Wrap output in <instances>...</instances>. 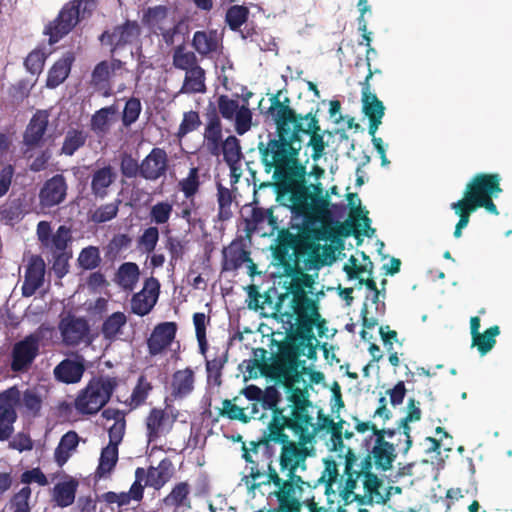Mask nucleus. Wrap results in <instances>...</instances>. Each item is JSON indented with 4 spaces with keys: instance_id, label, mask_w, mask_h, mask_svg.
<instances>
[{
    "instance_id": "55",
    "label": "nucleus",
    "mask_w": 512,
    "mask_h": 512,
    "mask_svg": "<svg viewBox=\"0 0 512 512\" xmlns=\"http://www.w3.org/2000/svg\"><path fill=\"white\" fill-rule=\"evenodd\" d=\"M121 203V199L117 198L113 202L100 205L94 211H91L89 220L95 224H102L113 220L118 215Z\"/></svg>"
},
{
    "instance_id": "19",
    "label": "nucleus",
    "mask_w": 512,
    "mask_h": 512,
    "mask_svg": "<svg viewBox=\"0 0 512 512\" xmlns=\"http://www.w3.org/2000/svg\"><path fill=\"white\" fill-rule=\"evenodd\" d=\"M360 86L362 112L369 120L368 133L371 136H374L382 123V118L385 115V106L372 91V86L371 83H368V79H364L360 82Z\"/></svg>"
},
{
    "instance_id": "63",
    "label": "nucleus",
    "mask_w": 512,
    "mask_h": 512,
    "mask_svg": "<svg viewBox=\"0 0 512 512\" xmlns=\"http://www.w3.org/2000/svg\"><path fill=\"white\" fill-rule=\"evenodd\" d=\"M142 105L139 98L131 97L129 98L124 106L123 112H122V124L125 128L130 127L132 124H134L141 113Z\"/></svg>"
},
{
    "instance_id": "60",
    "label": "nucleus",
    "mask_w": 512,
    "mask_h": 512,
    "mask_svg": "<svg viewBox=\"0 0 512 512\" xmlns=\"http://www.w3.org/2000/svg\"><path fill=\"white\" fill-rule=\"evenodd\" d=\"M173 212V204L168 200L159 201L151 206L149 211L150 221L156 225L168 223Z\"/></svg>"
},
{
    "instance_id": "7",
    "label": "nucleus",
    "mask_w": 512,
    "mask_h": 512,
    "mask_svg": "<svg viewBox=\"0 0 512 512\" xmlns=\"http://www.w3.org/2000/svg\"><path fill=\"white\" fill-rule=\"evenodd\" d=\"M282 91L279 90L276 94L270 97V107L268 112L272 116L276 125V134L272 137L269 134L267 142L260 141L258 143V151L260 158L265 155V150L277 149L276 151L281 153H292V147L290 142L286 141L288 136L290 140L296 139L297 131H299V125L295 126V130H291V127L296 123L302 114L296 113L289 105L290 99L286 97L284 101L280 100Z\"/></svg>"
},
{
    "instance_id": "45",
    "label": "nucleus",
    "mask_w": 512,
    "mask_h": 512,
    "mask_svg": "<svg viewBox=\"0 0 512 512\" xmlns=\"http://www.w3.org/2000/svg\"><path fill=\"white\" fill-rule=\"evenodd\" d=\"M241 450L243 459L247 463L251 464L249 477H251L254 481L263 477L264 474L259 469V463L261 461L260 453L262 454V447L259 440L250 441L249 445L243 443Z\"/></svg>"
},
{
    "instance_id": "13",
    "label": "nucleus",
    "mask_w": 512,
    "mask_h": 512,
    "mask_svg": "<svg viewBox=\"0 0 512 512\" xmlns=\"http://www.w3.org/2000/svg\"><path fill=\"white\" fill-rule=\"evenodd\" d=\"M238 98V95L236 98L226 94L219 95L216 110L220 118L234 121V128L238 135H244L251 129L253 114L249 108L248 98H243L242 104L239 103Z\"/></svg>"
},
{
    "instance_id": "27",
    "label": "nucleus",
    "mask_w": 512,
    "mask_h": 512,
    "mask_svg": "<svg viewBox=\"0 0 512 512\" xmlns=\"http://www.w3.org/2000/svg\"><path fill=\"white\" fill-rule=\"evenodd\" d=\"M49 124V114L46 110H37L31 117L23 133V144L26 151L40 147Z\"/></svg>"
},
{
    "instance_id": "8",
    "label": "nucleus",
    "mask_w": 512,
    "mask_h": 512,
    "mask_svg": "<svg viewBox=\"0 0 512 512\" xmlns=\"http://www.w3.org/2000/svg\"><path fill=\"white\" fill-rule=\"evenodd\" d=\"M358 462V457L355 452L351 448H347L345 452V469L344 475L346 476L345 481L343 483V477H341L338 490L340 495L343 497L345 501H347L350 496L353 494L354 489L357 486V482L359 478H363V488L365 491V495H368L371 499L374 495H380L379 489L381 487V480L372 473V462H370V457L365 456L360 463Z\"/></svg>"
},
{
    "instance_id": "53",
    "label": "nucleus",
    "mask_w": 512,
    "mask_h": 512,
    "mask_svg": "<svg viewBox=\"0 0 512 512\" xmlns=\"http://www.w3.org/2000/svg\"><path fill=\"white\" fill-rule=\"evenodd\" d=\"M172 64L176 69L185 72L200 66L196 54L193 51L186 50L184 43L173 49Z\"/></svg>"
},
{
    "instance_id": "15",
    "label": "nucleus",
    "mask_w": 512,
    "mask_h": 512,
    "mask_svg": "<svg viewBox=\"0 0 512 512\" xmlns=\"http://www.w3.org/2000/svg\"><path fill=\"white\" fill-rule=\"evenodd\" d=\"M21 393L16 386L0 392V441H7L14 433L17 420L16 408L20 405Z\"/></svg>"
},
{
    "instance_id": "51",
    "label": "nucleus",
    "mask_w": 512,
    "mask_h": 512,
    "mask_svg": "<svg viewBox=\"0 0 512 512\" xmlns=\"http://www.w3.org/2000/svg\"><path fill=\"white\" fill-rule=\"evenodd\" d=\"M202 185L199 167H191L186 177L180 179L177 188L182 192L184 198L196 197Z\"/></svg>"
},
{
    "instance_id": "48",
    "label": "nucleus",
    "mask_w": 512,
    "mask_h": 512,
    "mask_svg": "<svg viewBox=\"0 0 512 512\" xmlns=\"http://www.w3.org/2000/svg\"><path fill=\"white\" fill-rule=\"evenodd\" d=\"M216 196L218 204L217 218L222 222L228 221L233 216L232 205L235 200V195L229 188L218 182Z\"/></svg>"
},
{
    "instance_id": "4",
    "label": "nucleus",
    "mask_w": 512,
    "mask_h": 512,
    "mask_svg": "<svg viewBox=\"0 0 512 512\" xmlns=\"http://www.w3.org/2000/svg\"><path fill=\"white\" fill-rule=\"evenodd\" d=\"M312 337L296 338L290 344L292 349H286V338L278 344V355L266 367L265 374L275 381H283L291 385L299 382V357L306 355L308 359H316L318 341L312 331Z\"/></svg>"
},
{
    "instance_id": "33",
    "label": "nucleus",
    "mask_w": 512,
    "mask_h": 512,
    "mask_svg": "<svg viewBox=\"0 0 512 512\" xmlns=\"http://www.w3.org/2000/svg\"><path fill=\"white\" fill-rule=\"evenodd\" d=\"M370 457V462L381 471H388L392 468L397 454L395 445L390 442L374 440V445L366 455Z\"/></svg>"
},
{
    "instance_id": "1",
    "label": "nucleus",
    "mask_w": 512,
    "mask_h": 512,
    "mask_svg": "<svg viewBox=\"0 0 512 512\" xmlns=\"http://www.w3.org/2000/svg\"><path fill=\"white\" fill-rule=\"evenodd\" d=\"M318 109L310 111L306 115L298 118L296 123L291 127L295 130V126L299 125L296 139L290 140L286 137V141L290 142L292 153L277 152L275 148L265 150V155L260 161L266 173L273 172L272 179L274 181V189H279V194L293 200L298 208H307L308 204L315 207L318 194L322 195V183H311L308 181L307 163L299 159L302 149V135L310 137L308 146L312 149L311 157L314 161H318L325 153L327 143L324 140V132H322L319 119L317 118Z\"/></svg>"
},
{
    "instance_id": "36",
    "label": "nucleus",
    "mask_w": 512,
    "mask_h": 512,
    "mask_svg": "<svg viewBox=\"0 0 512 512\" xmlns=\"http://www.w3.org/2000/svg\"><path fill=\"white\" fill-rule=\"evenodd\" d=\"M74 61L75 55L73 52L63 54L49 69L46 87L54 89L62 84L68 78Z\"/></svg>"
},
{
    "instance_id": "5",
    "label": "nucleus",
    "mask_w": 512,
    "mask_h": 512,
    "mask_svg": "<svg viewBox=\"0 0 512 512\" xmlns=\"http://www.w3.org/2000/svg\"><path fill=\"white\" fill-rule=\"evenodd\" d=\"M501 176L498 173H477L466 184L463 198L451 204V209L459 216L454 237L459 238L469 223V209L489 198L502 193Z\"/></svg>"
},
{
    "instance_id": "21",
    "label": "nucleus",
    "mask_w": 512,
    "mask_h": 512,
    "mask_svg": "<svg viewBox=\"0 0 512 512\" xmlns=\"http://www.w3.org/2000/svg\"><path fill=\"white\" fill-rule=\"evenodd\" d=\"M160 294V282L155 277L147 278L141 291L131 298V311L138 316L148 315L155 307Z\"/></svg>"
},
{
    "instance_id": "6",
    "label": "nucleus",
    "mask_w": 512,
    "mask_h": 512,
    "mask_svg": "<svg viewBox=\"0 0 512 512\" xmlns=\"http://www.w3.org/2000/svg\"><path fill=\"white\" fill-rule=\"evenodd\" d=\"M275 382L282 384L289 393V404L285 407V413L284 410H274L273 416H277L280 422H285L287 429L297 435L302 444L310 443L318 429L314 428L312 433L309 431V428L313 426V418L308 412L312 403L308 399L307 389L295 387L297 382H293L291 385L283 381Z\"/></svg>"
},
{
    "instance_id": "64",
    "label": "nucleus",
    "mask_w": 512,
    "mask_h": 512,
    "mask_svg": "<svg viewBox=\"0 0 512 512\" xmlns=\"http://www.w3.org/2000/svg\"><path fill=\"white\" fill-rule=\"evenodd\" d=\"M120 171L125 178L141 177V163L131 154L124 152L120 156Z\"/></svg>"
},
{
    "instance_id": "16",
    "label": "nucleus",
    "mask_w": 512,
    "mask_h": 512,
    "mask_svg": "<svg viewBox=\"0 0 512 512\" xmlns=\"http://www.w3.org/2000/svg\"><path fill=\"white\" fill-rule=\"evenodd\" d=\"M41 337L31 333L16 342L11 351V370L13 372L27 371L39 354Z\"/></svg>"
},
{
    "instance_id": "29",
    "label": "nucleus",
    "mask_w": 512,
    "mask_h": 512,
    "mask_svg": "<svg viewBox=\"0 0 512 512\" xmlns=\"http://www.w3.org/2000/svg\"><path fill=\"white\" fill-rule=\"evenodd\" d=\"M164 508L173 512H187L192 509L191 486L187 481L176 483L171 491L162 499Z\"/></svg>"
},
{
    "instance_id": "58",
    "label": "nucleus",
    "mask_w": 512,
    "mask_h": 512,
    "mask_svg": "<svg viewBox=\"0 0 512 512\" xmlns=\"http://www.w3.org/2000/svg\"><path fill=\"white\" fill-rule=\"evenodd\" d=\"M249 13L248 7L244 5H232L226 11L225 22L232 31H239L247 22Z\"/></svg>"
},
{
    "instance_id": "61",
    "label": "nucleus",
    "mask_w": 512,
    "mask_h": 512,
    "mask_svg": "<svg viewBox=\"0 0 512 512\" xmlns=\"http://www.w3.org/2000/svg\"><path fill=\"white\" fill-rule=\"evenodd\" d=\"M151 390V383L146 379L144 375H141L138 378L137 384L130 396L129 405L131 409L137 408L144 404Z\"/></svg>"
},
{
    "instance_id": "38",
    "label": "nucleus",
    "mask_w": 512,
    "mask_h": 512,
    "mask_svg": "<svg viewBox=\"0 0 512 512\" xmlns=\"http://www.w3.org/2000/svg\"><path fill=\"white\" fill-rule=\"evenodd\" d=\"M111 67L109 61L103 60L97 63L91 72L90 86L103 96L108 97L112 93Z\"/></svg>"
},
{
    "instance_id": "20",
    "label": "nucleus",
    "mask_w": 512,
    "mask_h": 512,
    "mask_svg": "<svg viewBox=\"0 0 512 512\" xmlns=\"http://www.w3.org/2000/svg\"><path fill=\"white\" fill-rule=\"evenodd\" d=\"M140 35V27L136 21L126 20L123 24L117 25L110 32L104 31L99 36L102 44L111 46V53L114 54L119 48L133 43Z\"/></svg>"
},
{
    "instance_id": "24",
    "label": "nucleus",
    "mask_w": 512,
    "mask_h": 512,
    "mask_svg": "<svg viewBox=\"0 0 512 512\" xmlns=\"http://www.w3.org/2000/svg\"><path fill=\"white\" fill-rule=\"evenodd\" d=\"M175 421L176 416L170 415L166 409L152 408L145 419L148 442H155L161 436L168 434Z\"/></svg>"
},
{
    "instance_id": "3",
    "label": "nucleus",
    "mask_w": 512,
    "mask_h": 512,
    "mask_svg": "<svg viewBox=\"0 0 512 512\" xmlns=\"http://www.w3.org/2000/svg\"><path fill=\"white\" fill-rule=\"evenodd\" d=\"M285 422H280L277 416L271 417L266 430L259 439L262 447V456L268 460L266 479L253 483L251 489L261 485L273 484L281 490L288 482L300 481L298 471L306 470V460L309 450L301 441H292L285 433Z\"/></svg>"
},
{
    "instance_id": "42",
    "label": "nucleus",
    "mask_w": 512,
    "mask_h": 512,
    "mask_svg": "<svg viewBox=\"0 0 512 512\" xmlns=\"http://www.w3.org/2000/svg\"><path fill=\"white\" fill-rule=\"evenodd\" d=\"M79 436L75 431L66 432L60 439L54 451V460L59 467H62L76 451L79 444Z\"/></svg>"
},
{
    "instance_id": "22",
    "label": "nucleus",
    "mask_w": 512,
    "mask_h": 512,
    "mask_svg": "<svg viewBox=\"0 0 512 512\" xmlns=\"http://www.w3.org/2000/svg\"><path fill=\"white\" fill-rule=\"evenodd\" d=\"M204 116L206 120L203 133L204 144L211 155L219 156L221 154V142L223 141V127L216 107L210 104Z\"/></svg>"
},
{
    "instance_id": "26",
    "label": "nucleus",
    "mask_w": 512,
    "mask_h": 512,
    "mask_svg": "<svg viewBox=\"0 0 512 512\" xmlns=\"http://www.w3.org/2000/svg\"><path fill=\"white\" fill-rule=\"evenodd\" d=\"M67 182L62 174H56L46 180L39 192V202L43 208L61 204L67 195Z\"/></svg>"
},
{
    "instance_id": "37",
    "label": "nucleus",
    "mask_w": 512,
    "mask_h": 512,
    "mask_svg": "<svg viewBox=\"0 0 512 512\" xmlns=\"http://www.w3.org/2000/svg\"><path fill=\"white\" fill-rule=\"evenodd\" d=\"M119 108L116 104L100 108L95 111L90 119V129L96 135H106L116 122Z\"/></svg>"
},
{
    "instance_id": "9",
    "label": "nucleus",
    "mask_w": 512,
    "mask_h": 512,
    "mask_svg": "<svg viewBox=\"0 0 512 512\" xmlns=\"http://www.w3.org/2000/svg\"><path fill=\"white\" fill-rule=\"evenodd\" d=\"M291 311L285 312L290 329L286 335L285 348L292 349L291 342L298 338L312 337L315 320L319 318V305L310 297H297L291 299Z\"/></svg>"
},
{
    "instance_id": "44",
    "label": "nucleus",
    "mask_w": 512,
    "mask_h": 512,
    "mask_svg": "<svg viewBox=\"0 0 512 512\" xmlns=\"http://www.w3.org/2000/svg\"><path fill=\"white\" fill-rule=\"evenodd\" d=\"M193 48L201 55L207 56L218 50L219 40L216 31H196L192 39Z\"/></svg>"
},
{
    "instance_id": "34",
    "label": "nucleus",
    "mask_w": 512,
    "mask_h": 512,
    "mask_svg": "<svg viewBox=\"0 0 512 512\" xmlns=\"http://www.w3.org/2000/svg\"><path fill=\"white\" fill-rule=\"evenodd\" d=\"M84 372L85 365L83 359L72 360L69 358L63 359L53 370L55 379L64 384H76L80 382Z\"/></svg>"
},
{
    "instance_id": "18",
    "label": "nucleus",
    "mask_w": 512,
    "mask_h": 512,
    "mask_svg": "<svg viewBox=\"0 0 512 512\" xmlns=\"http://www.w3.org/2000/svg\"><path fill=\"white\" fill-rule=\"evenodd\" d=\"M36 234L41 246L51 253L67 252L68 244L72 241V231L66 225H61L52 233L51 224L40 221L37 224Z\"/></svg>"
},
{
    "instance_id": "40",
    "label": "nucleus",
    "mask_w": 512,
    "mask_h": 512,
    "mask_svg": "<svg viewBox=\"0 0 512 512\" xmlns=\"http://www.w3.org/2000/svg\"><path fill=\"white\" fill-rule=\"evenodd\" d=\"M194 382V371L190 367L175 371L171 383L174 398L182 399L188 396L194 390Z\"/></svg>"
},
{
    "instance_id": "41",
    "label": "nucleus",
    "mask_w": 512,
    "mask_h": 512,
    "mask_svg": "<svg viewBox=\"0 0 512 512\" xmlns=\"http://www.w3.org/2000/svg\"><path fill=\"white\" fill-rule=\"evenodd\" d=\"M139 278V266L134 262H124L119 266L114 281L124 291L131 292L135 289Z\"/></svg>"
},
{
    "instance_id": "47",
    "label": "nucleus",
    "mask_w": 512,
    "mask_h": 512,
    "mask_svg": "<svg viewBox=\"0 0 512 512\" xmlns=\"http://www.w3.org/2000/svg\"><path fill=\"white\" fill-rule=\"evenodd\" d=\"M118 462V446L107 444L101 450L99 464L96 468L95 475L97 478H107L110 476Z\"/></svg>"
},
{
    "instance_id": "12",
    "label": "nucleus",
    "mask_w": 512,
    "mask_h": 512,
    "mask_svg": "<svg viewBox=\"0 0 512 512\" xmlns=\"http://www.w3.org/2000/svg\"><path fill=\"white\" fill-rule=\"evenodd\" d=\"M295 482L296 484L288 482L284 488L274 492L278 507L269 509L267 512H327L325 507L318 505L314 496L302 499L304 477Z\"/></svg>"
},
{
    "instance_id": "59",
    "label": "nucleus",
    "mask_w": 512,
    "mask_h": 512,
    "mask_svg": "<svg viewBox=\"0 0 512 512\" xmlns=\"http://www.w3.org/2000/svg\"><path fill=\"white\" fill-rule=\"evenodd\" d=\"M221 152L227 164L233 165L242 157L240 142L237 137L230 135L221 142Z\"/></svg>"
},
{
    "instance_id": "31",
    "label": "nucleus",
    "mask_w": 512,
    "mask_h": 512,
    "mask_svg": "<svg viewBox=\"0 0 512 512\" xmlns=\"http://www.w3.org/2000/svg\"><path fill=\"white\" fill-rule=\"evenodd\" d=\"M174 474V466L172 461L165 457L157 466H150L147 470L144 469L145 486L152 487L155 490H160L170 481Z\"/></svg>"
},
{
    "instance_id": "11",
    "label": "nucleus",
    "mask_w": 512,
    "mask_h": 512,
    "mask_svg": "<svg viewBox=\"0 0 512 512\" xmlns=\"http://www.w3.org/2000/svg\"><path fill=\"white\" fill-rule=\"evenodd\" d=\"M96 7V0H72L66 3L57 17L44 28L49 36V44L54 45L68 35L86 14L90 15Z\"/></svg>"
},
{
    "instance_id": "54",
    "label": "nucleus",
    "mask_w": 512,
    "mask_h": 512,
    "mask_svg": "<svg viewBox=\"0 0 512 512\" xmlns=\"http://www.w3.org/2000/svg\"><path fill=\"white\" fill-rule=\"evenodd\" d=\"M500 334L498 325L486 329L472 337V347H476L480 355L484 356L490 352L496 344V337Z\"/></svg>"
},
{
    "instance_id": "10",
    "label": "nucleus",
    "mask_w": 512,
    "mask_h": 512,
    "mask_svg": "<svg viewBox=\"0 0 512 512\" xmlns=\"http://www.w3.org/2000/svg\"><path fill=\"white\" fill-rule=\"evenodd\" d=\"M117 386L118 380L115 377L92 378L75 398V409L82 415L98 413L109 402Z\"/></svg>"
},
{
    "instance_id": "52",
    "label": "nucleus",
    "mask_w": 512,
    "mask_h": 512,
    "mask_svg": "<svg viewBox=\"0 0 512 512\" xmlns=\"http://www.w3.org/2000/svg\"><path fill=\"white\" fill-rule=\"evenodd\" d=\"M417 404L418 403L415 401V399H413V398L409 399L408 404H407V409H408L407 415L404 418L400 419L399 424H398V429H402L403 434L405 435V438H406L405 439L406 446L404 449V453H406L412 446V438L410 435L411 427H410L409 423L419 421L421 419L422 413Z\"/></svg>"
},
{
    "instance_id": "28",
    "label": "nucleus",
    "mask_w": 512,
    "mask_h": 512,
    "mask_svg": "<svg viewBox=\"0 0 512 512\" xmlns=\"http://www.w3.org/2000/svg\"><path fill=\"white\" fill-rule=\"evenodd\" d=\"M177 324L175 322H162L155 326L147 340L150 355L155 356L168 348L175 339Z\"/></svg>"
},
{
    "instance_id": "25",
    "label": "nucleus",
    "mask_w": 512,
    "mask_h": 512,
    "mask_svg": "<svg viewBox=\"0 0 512 512\" xmlns=\"http://www.w3.org/2000/svg\"><path fill=\"white\" fill-rule=\"evenodd\" d=\"M144 468L138 467L135 470V481L127 492L108 491L102 494V500L107 504H116L119 508L128 506L131 501L140 502L144 496Z\"/></svg>"
},
{
    "instance_id": "32",
    "label": "nucleus",
    "mask_w": 512,
    "mask_h": 512,
    "mask_svg": "<svg viewBox=\"0 0 512 512\" xmlns=\"http://www.w3.org/2000/svg\"><path fill=\"white\" fill-rule=\"evenodd\" d=\"M117 179V173L111 165L94 170L91 174V193L96 199H104L109 194L110 187Z\"/></svg>"
},
{
    "instance_id": "30",
    "label": "nucleus",
    "mask_w": 512,
    "mask_h": 512,
    "mask_svg": "<svg viewBox=\"0 0 512 512\" xmlns=\"http://www.w3.org/2000/svg\"><path fill=\"white\" fill-rule=\"evenodd\" d=\"M45 275V263L39 256L33 257L25 272L22 285V295L30 297L43 285Z\"/></svg>"
},
{
    "instance_id": "39",
    "label": "nucleus",
    "mask_w": 512,
    "mask_h": 512,
    "mask_svg": "<svg viewBox=\"0 0 512 512\" xmlns=\"http://www.w3.org/2000/svg\"><path fill=\"white\" fill-rule=\"evenodd\" d=\"M338 477L339 472L336 461L332 458H326L324 459V470L321 472V476L314 481L304 479V488L315 489L319 485L324 484L325 493L329 495L330 492H334L333 485L337 482Z\"/></svg>"
},
{
    "instance_id": "17",
    "label": "nucleus",
    "mask_w": 512,
    "mask_h": 512,
    "mask_svg": "<svg viewBox=\"0 0 512 512\" xmlns=\"http://www.w3.org/2000/svg\"><path fill=\"white\" fill-rule=\"evenodd\" d=\"M62 343L67 347H76L83 342L90 343V325L84 317L71 313L62 317L58 323Z\"/></svg>"
},
{
    "instance_id": "43",
    "label": "nucleus",
    "mask_w": 512,
    "mask_h": 512,
    "mask_svg": "<svg viewBox=\"0 0 512 512\" xmlns=\"http://www.w3.org/2000/svg\"><path fill=\"white\" fill-rule=\"evenodd\" d=\"M126 324L125 313L116 311L104 319L100 331L105 340L112 342L119 338Z\"/></svg>"
},
{
    "instance_id": "56",
    "label": "nucleus",
    "mask_w": 512,
    "mask_h": 512,
    "mask_svg": "<svg viewBox=\"0 0 512 512\" xmlns=\"http://www.w3.org/2000/svg\"><path fill=\"white\" fill-rule=\"evenodd\" d=\"M32 489L30 486L22 487L14 493L7 503L10 512H32L31 501Z\"/></svg>"
},
{
    "instance_id": "46",
    "label": "nucleus",
    "mask_w": 512,
    "mask_h": 512,
    "mask_svg": "<svg viewBox=\"0 0 512 512\" xmlns=\"http://www.w3.org/2000/svg\"><path fill=\"white\" fill-rule=\"evenodd\" d=\"M205 70L199 66L194 67L192 70L186 71L180 93L196 94L205 93Z\"/></svg>"
},
{
    "instance_id": "23",
    "label": "nucleus",
    "mask_w": 512,
    "mask_h": 512,
    "mask_svg": "<svg viewBox=\"0 0 512 512\" xmlns=\"http://www.w3.org/2000/svg\"><path fill=\"white\" fill-rule=\"evenodd\" d=\"M169 168L168 154L163 148L154 147L141 161V178L157 181L165 177Z\"/></svg>"
},
{
    "instance_id": "50",
    "label": "nucleus",
    "mask_w": 512,
    "mask_h": 512,
    "mask_svg": "<svg viewBox=\"0 0 512 512\" xmlns=\"http://www.w3.org/2000/svg\"><path fill=\"white\" fill-rule=\"evenodd\" d=\"M78 483L74 479L57 483L53 488V501L59 507H68L74 500Z\"/></svg>"
},
{
    "instance_id": "49",
    "label": "nucleus",
    "mask_w": 512,
    "mask_h": 512,
    "mask_svg": "<svg viewBox=\"0 0 512 512\" xmlns=\"http://www.w3.org/2000/svg\"><path fill=\"white\" fill-rule=\"evenodd\" d=\"M88 139V133L82 129L71 128L66 132L60 153L72 156L82 148Z\"/></svg>"
},
{
    "instance_id": "62",
    "label": "nucleus",
    "mask_w": 512,
    "mask_h": 512,
    "mask_svg": "<svg viewBox=\"0 0 512 512\" xmlns=\"http://www.w3.org/2000/svg\"><path fill=\"white\" fill-rule=\"evenodd\" d=\"M78 263L84 270L97 268L101 263L99 248L95 246L83 248L78 257Z\"/></svg>"
},
{
    "instance_id": "35",
    "label": "nucleus",
    "mask_w": 512,
    "mask_h": 512,
    "mask_svg": "<svg viewBox=\"0 0 512 512\" xmlns=\"http://www.w3.org/2000/svg\"><path fill=\"white\" fill-rule=\"evenodd\" d=\"M170 10L164 5L149 7L143 14L142 23L154 34L159 35L174 18L169 16Z\"/></svg>"
},
{
    "instance_id": "14",
    "label": "nucleus",
    "mask_w": 512,
    "mask_h": 512,
    "mask_svg": "<svg viewBox=\"0 0 512 512\" xmlns=\"http://www.w3.org/2000/svg\"><path fill=\"white\" fill-rule=\"evenodd\" d=\"M246 265L248 275L253 278L261 272L257 270V265L251 258V252L247 248L245 238L237 236L228 246L222 249L221 271L234 272Z\"/></svg>"
},
{
    "instance_id": "2",
    "label": "nucleus",
    "mask_w": 512,
    "mask_h": 512,
    "mask_svg": "<svg viewBox=\"0 0 512 512\" xmlns=\"http://www.w3.org/2000/svg\"><path fill=\"white\" fill-rule=\"evenodd\" d=\"M277 201L290 209L291 213L303 219L304 228L298 234H293L288 229L279 231L276 245L272 248L274 264L285 266L287 264H298L308 254L315 253L319 246L317 241L334 240L337 237H348L352 233L358 236L350 223L333 226L332 212L329 208L327 195L318 194L316 206L298 208L292 199L282 197L279 189H275Z\"/></svg>"
},
{
    "instance_id": "57",
    "label": "nucleus",
    "mask_w": 512,
    "mask_h": 512,
    "mask_svg": "<svg viewBox=\"0 0 512 512\" xmlns=\"http://www.w3.org/2000/svg\"><path fill=\"white\" fill-rule=\"evenodd\" d=\"M188 240L176 236H168L165 241V248L169 252V266L172 270L178 261L182 260L187 251Z\"/></svg>"
}]
</instances>
